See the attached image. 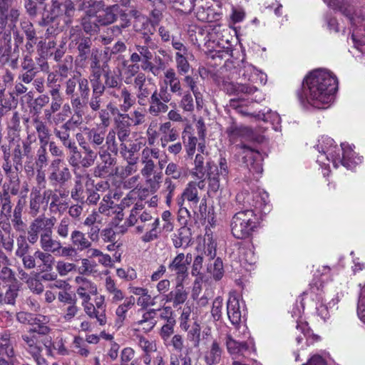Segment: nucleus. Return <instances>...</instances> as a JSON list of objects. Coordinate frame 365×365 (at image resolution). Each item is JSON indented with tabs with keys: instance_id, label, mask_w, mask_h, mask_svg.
Instances as JSON below:
<instances>
[{
	"instance_id": "8",
	"label": "nucleus",
	"mask_w": 365,
	"mask_h": 365,
	"mask_svg": "<svg viewBox=\"0 0 365 365\" xmlns=\"http://www.w3.org/2000/svg\"><path fill=\"white\" fill-rule=\"evenodd\" d=\"M36 139L31 135H29L26 140H21L19 136L13 137L9 140V144L14 148L11 150L12 161L16 170L22 168L24 156L26 158L32 157L31 144Z\"/></svg>"
},
{
	"instance_id": "25",
	"label": "nucleus",
	"mask_w": 365,
	"mask_h": 365,
	"mask_svg": "<svg viewBox=\"0 0 365 365\" xmlns=\"http://www.w3.org/2000/svg\"><path fill=\"white\" fill-rule=\"evenodd\" d=\"M243 302L236 297H230L227 304V314L232 324L242 322Z\"/></svg>"
},
{
	"instance_id": "28",
	"label": "nucleus",
	"mask_w": 365,
	"mask_h": 365,
	"mask_svg": "<svg viewBox=\"0 0 365 365\" xmlns=\"http://www.w3.org/2000/svg\"><path fill=\"white\" fill-rule=\"evenodd\" d=\"M0 62L15 68L18 66L19 53L12 51L11 43H0Z\"/></svg>"
},
{
	"instance_id": "64",
	"label": "nucleus",
	"mask_w": 365,
	"mask_h": 365,
	"mask_svg": "<svg viewBox=\"0 0 365 365\" xmlns=\"http://www.w3.org/2000/svg\"><path fill=\"white\" fill-rule=\"evenodd\" d=\"M329 357V353L325 351H321L319 353L312 354L307 363L302 365H327Z\"/></svg>"
},
{
	"instance_id": "32",
	"label": "nucleus",
	"mask_w": 365,
	"mask_h": 365,
	"mask_svg": "<svg viewBox=\"0 0 365 365\" xmlns=\"http://www.w3.org/2000/svg\"><path fill=\"white\" fill-rule=\"evenodd\" d=\"M98 112V118L100 120V124L97 126L104 127L108 129L111 123V115L118 114L119 109L111 102L106 105L105 108H101Z\"/></svg>"
},
{
	"instance_id": "35",
	"label": "nucleus",
	"mask_w": 365,
	"mask_h": 365,
	"mask_svg": "<svg viewBox=\"0 0 365 365\" xmlns=\"http://www.w3.org/2000/svg\"><path fill=\"white\" fill-rule=\"evenodd\" d=\"M103 6L104 4L102 1L95 0H82L78 6L79 10L85 12L83 17H88V19H96L98 14L97 9Z\"/></svg>"
},
{
	"instance_id": "62",
	"label": "nucleus",
	"mask_w": 365,
	"mask_h": 365,
	"mask_svg": "<svg viewBox=\"0 0 365 365\" xmlns=\"http://www.w3.org/2000/svg\"><path fill=\"white\" fill-rule=\"evenodd\" d=\"M207 271L210 273L215 280H220L224 275L223 263L220 258H217L213 263L207 267Z\"/></svg>"
},
{
	"instance_id": "18",
	"label": "nucleus",
	"mask_w": 365,
	"mask_h": 365,
	"mask_svg": "<svg viewBox=\"0 0 365 365\" xmlns=\"http://www.w3.org/2000/svg\"><path fill=\"white\" fill-rule=\"evenodd\" d=\"M74 281L76 284V293L82 299L81 305L90 302L91 296L98 292L96 284L82 276L76 277Z\"/></svg>"
},
{
	"instance_id": "52",
	"label": "nucleus",
	"mask_w": 365,
	"mask_h": 365,
	"mask_svg": "<svg viewBox=\"0 0 365 365\" xmlns=\"http://www.w3.org/2000/svg\"><path fill=\"white\" fill-rule=\"evenodd\" d=\"M16 25L9 24L5 19H0V43H11V34Z\"/></svg>"
},
{
	"instance_id": "49",
	"label": "nucleus",
	"mask_w": 365,
	"mask_h": 365,
	"mask_svg": "<svg viewBox=\"0 0 365 365\" xmlns=\"http://www.w3.org/2000/svg\"><path fill=\"white\" fill-rule=\"evenodd\" d=\"M236 148L242 150V159L247 167L250 165H252L255 160L259 156V153L257 150L252 148L246 144H238L236 145Z\"/></svg>"
},
{
	"instance_id": "63",
	"label": "nucleus",
	"mask_w": 365,
	"mask_h": 365,
	"mask_svg": "<svg viewBox=\"0 0 365 365\" xmlns=\"http://www.w3.org/2000/svg\"><path fill=\"white\" fill-rule=\"evenodd\" d=\"M81 26L83 31L90 35H93L99 31L100 24L98 23L96 19H88V17H82Z\"/></svg>"
},
{
	"instance_id": "4",
	"label": "nucleus",
	"mask_w": 365,
	"mask_h": 365,
	"mask_svg": "<svg viewBox=\"0 0 365 365\" xmlns=\"http://www.w3.org/2000/svg\"><path fill=\"white\" fill-rule=\"evenodd\" d=\"M204 156L202 154H197L195 159V168L190 172V174L197 180H200L199 182H204L208 180L214 182H220V181L229 180V170L227 159L220 154L219 159V166L210 165L207 163L206 169L204 167Z\"/></svg>"
},
{
	"instance_id": "61",
	"label": "nucleus",
	"mask_w": 365,
	"mask_h": 365,
	"mask_svg": "<svg viewBox=\"0 0 365 365\" xmlns=\"http://www.w3.org/2000/svg\"><path fill=\"white\" fill-rule=\"evenodd\" d=\"M187 54H182L180 52H177L175 53V62H176V68L178 73L180 75H185L188 73L190 65L187 59Z\"/></svg>"
},
{
	"instance_id": "19",
	"label": "nucleus",
	"mask_w": 365,
	"mask_h": 365,
	"mask_svg": "<svg viewBox=\"0 0 365 365\" xmlns=\"http://www.w3.org/2000/svg\"><path fill=\"white\" fill-rule=\"evenodd\" d=\"M341 152H339V159H336L337 166L341 164L348 169H353L356 165L361 163V157L356 155L353 147L346 143L341 144Z\"/></svg>"
},
{
	"instance_id": "29",
	"label": "nucleus",
	"mask_w": 365,
	"mask_h": 365,
	"mask_svg": "<svg viewBox=\"0 0 365 365\" xmlns=\"http://www.w3.org/2000/svg\"><path fill=\"white\" fill-rule=\"evenodd\" d=\"M48 322V317L46 316L33 315L30 322V325L32 327L29 331L41 335V336H48L51 331V328L47 325Z\"/></svg>"
},
{
	"instance_id": "59",
	"label": "nucleus",
	"mask_w": 365,
	"mask_h": 365,
	"mask_svg": "<svg viewBox=\"0 0 365 365\" xmlns=\"http://www.w3.org/2000/svg\"><path fill=\"white\" fill-rule=\"evenodd\" d=\"M72 347L75 352L83 357H87L90 354V350L85 340L79 336L74 337L72 342Z\"/></svg>"
},
{
	"instance_id": "47",
	"label": "nucleus",
	"mask_w": 365,
	"mask_h": 365,
	"mask_svg": "<svg viewBox=\"0 0 365 365\" xmlns=\"http://www.w3.org/2000/svg\"><path fill=\"white\" fill-rule=\"evenodd\" d=\"M71 241L74 248L83 251L91 246V242L86 237L85 235L78 230H74L71 235Z\"/></svg>"
},
{
	"instance_id": "13",
	"label": "nucleus",
	"mask_w": 365,
	"mask_h": 365,
	"mask_svg": "<svg viewBox=\"0 0 365 365\" xmlns=\"http://www.w3.org/2000/svg\"><path fill=\"white\" fill-rule=\"evenodd\" d=\"M172 96L168 92V88L160 87V90L155 89L153 94L150 97L148 112L153 115H158L161 113H165L168 110L166 104L170 102Z\"/></svg>"
},
{
	"instance_id": "2",
	"label": "nucleus",
	"mask_w": 365,
	"mask_h": 365,
	"mask_svg": "<svg viewBox=\"0 0 365 365\" xmlns=\"http://www.w3.org/2000/svg\"><path fill=\"white\" fill-rule=\"evenodd\" d=\"M337 89L338 81L334 75L324 69H317L304 78L302 92H298L297 96L304 106L309 104L325 109L333 101Z\"/></svg>"
},
{
	"instance_id": "7",
	"label": "nucleus",
	"mask_w": 365,
	"mask_h": 365,
	"mask_svg": "<svg viewBox=\"0 0 365 365\" xmlns=\"http://www.w3.org/2000/svg\"><path fill=\"white\" fill-rule=\"evenodd\" d=\"M69 46L76 49L77 54L75 62L79 66H84L94 53V49H98L93 46L92 39L83 35L81 31L71 34Z\"/></svg>"
},
{
	"instance_id": "3",
	"label": "nucleus",
	"mask_w": 365,
	"mask_h": 365,
	"mask_svg": "<svg viewBox=\"0 0 365 365\" xmlns=\"http://www.w3.org/2000/svg\"><path fill=\"white\" fill-rule=\"evenodd\" d=\"M102 68L103 81L98 88L111 98L118 101L123 100L120 108L123 111L127 112L135 104V98L123 84L120 76L110 71L107 63L103 64Z\"/></svg>"
},
{
	"instance_id": "50",
	"label": "nucleus",
	"mask_w": 365,
	"mask_h": 365,
	"mask_svg": "<svg viewBox=\"0 0 365 365\" xmlns=\"http://www.w3.org/2000/svg\"><path fill=\"white\" fill-rule=\"evenodd\" d=\"M222 351L219 343L214 341L211 345L210 350L205 356L206 364L208 365L218 364L221 359Z\"/></svg>"
},
{
	"instance_id": "51",
	"label": "nucleus",
	"mask_w": 365,
	"mask_h": 365,
	"mask_svg": "<svg viewBox=\"0 0 365 365\" xmlns=\"http://www.w3.org/2000/svg\"><path fill=\"white\" fill-rule=\"evenodd\" d=\"M184 282H175V289L172 291L174 299V307L184 304L187 299L188 292L183 285Z\"/></svg>"
},
{
	"instance_id": "26",
	"label": "nucleus",
	"mask_w": 365,
	"mask_h": 365,
	"mask_svg": "<svg viewBox=\"0 0 365 365\" xmlns=\"http://www.w3.org/2000/svg\"><path fill=\"white\" fill-rule=\"evenodd\" d=\"M107 129L104 127L96 126L87 128L86 135L90 145L93 148H101L104 144Z\"/></svg>"
},
{
	"instance_id": "14",
	"label": "nucleus",
	"mask_w": 365,
	"mask_h": 365,
	"mask_svg": "<svg viewBox=\"0 0 365 365\" xmlns=\"http://www.w3.org/2000/svg\"><path fill=\"white\" fill-rule=\"evenodd\" d=\"M133 86L136 90V98L140 106H147L150 97L153 94L155 89H158L154 83H147L145 74L138 73L133 80Z\"/></svg>"
},
{
	"instance_id": "44",
	"label": "nucleus",
	"mask_w": 365,
	"mask_h": 365,
	"mask_svg": "<svg viewBox=\"0 0 365 365\" xmlns=\"http://www.w3.org/2000/svg\"><path fill=\"white\" fill-rule=\"evenodd\" d=\"M98 153L103 165H98L95 173L96 175L102 177L109 173L108 169L113 165L114 159L111 157L108 150H100Z\"/></svg>"
},
{
	"instance_id": "21",
	"label": "nucleus",
	"mask_w": 365,
	"mask_h": 365,
	"mask_svg": "<svg viewBox=\"0 0 365 365\" xmlns=\"http://www.w3.org/2000/svg\"><path fill=\"white\" fill-rule=\"evenodd\" d=\"M242 65L239 70V76L244 81H247L252 84L257 83L258 82L263 84L265 83L267 76L264 73L248 63L242 61Z\"/></svg>"
},
{
	"instance_id": "23",
	"label": "nucleus",
	"mask_w": 365,
	"mask_h": 365,
	"mask_svg": "<svg viewBox=\"0 0 365 365\" xmlns=\"http://www.w3.org/2000/svg\"><path fill=\"white\" fill-rule=\"evenodd\" d=\"M120 6L118 4L108 6L98 11L96 21L101 26H106L115 22L118 18Z\"/></svg>"
},
{
	"instance_id": "12",
	"label": "nucleus",
	"mask_w": 365,
	"mask_h": 365,
	"mask_svg": "<svg viewBox=\"0 0 365 365\" xmlns=\"http://www.w3.org/2000/svg\"><path fill=\"white\" fill-rule=\"evenodd\" d=\"M22 346L29 354H35L39 350H43V345L48 351L51 349V337L41 336L33 331H26L21 334Z\"/></svg>"
},
{
	"instance_id": "11",
	"label": "nucleus",
	"mask_w": 365,
	"mask_h": 365,
	"mask_svg": "<svg viewBox=\"0 0 365 365\" xmlns=\"http://www.w3.org/2000/svg\"><path fill=\"white\" fill-rule=\"evenodd\" d=\"M56 222V217H46L45 215H40L35 218L29 225L28 230V241L34 245L39 239V234L48 233L52 231L53 227Z\"/></svg>"
},
{
	"instance_id": "43",
	"label": "nucleus",
	"mask_w": 365,
	"mask_h": 365,
	"mask_svg": "<svg viewBox=\"0 0 365 365\" xmlns=\"http://www.w3.org/2000/svg\"><path fill=\"white\" fill-rule=\"evenodd\" d=\"M33 123L37 133L40 144L48 145L50 138V130L46 123L36 118L33 120Z\"/></svg>"
},
{
	"instance_id": "39",
	"label": "nucleus",
	"mask_w": 365,
	"mask_h": 365,
	"mask_svg": "<svg viewBox=\"0 0 365 365\" xmlns=\"http://www.w3.org/2000/svg\"><path fill=\"white\" fill-rule=\"evenodd\" d=\"M226 132L230 142L234 144L239 140H242L248 136L250 133V130L247 127L232 125L227 129Z\"/></svg>"
},
{
	"instance_id": "16",
	"label": "nucleus",
	"mask_w": 365,
	"mask_h": 365,
	"mask_svg": "<svg viewBox=\"0 0 365 365\" xmlns=\"http://www.w3.org/2000/svg\"><path fill=\"white\" fill-rule=\"evenodd\" d=\"M327 6L341 13L346 16L352 26H356L361 20L359 16L355 14L354 6L349 0H324Z\"/></svg>"
},
{
	"instance_id": "5",
	"label": "nucleus",
	"mask_w": 365,
	"mask_h": 365,
	"mask_svg": "<svg viewBox=\"0 0 365 365\" xmlns=\"http://www.w3.org/2000/svg\"><path fill=\"white\" fill-rule=\"evenodd\" d=\"M49 10L42 15L39 26H48L61 18L66 24H71L76 12L72 0H51Z\"/></svg>"
},
{
	"instance_id": "58",
	"label": "nucleus",
	"mask_w": 365,
	"mask_h": 365,
	"mask_svg": "<svg viewBox=\"0 0 365 365\" xmlns=\"http://www.w3.org/2000/svg\"><path fill=\"white\" fill-rule=\"evenodd\" d=\"M232 325L234 326L233 331L230 330L227 334H231V335L234 336V338L240 340H245L246 339L248 340L251 339L248 327L246 324L240 322Z\"/></svg>"
},
{
	"instance_id": "30",
	"label": "nucleus",
	"mask_w": 365,
	"mask_h": 365,
	"mask_svg": "<svg viewBox=\"0 0 365 365\" xmlns=\"http://www.w3.org/2000/svg\"><path fill=\"white\" fill-rule=\"evenodd\" d=\"M136 51L140 53L141 64L140 68L143 71H148L151 73H155L157 70L155 68V64L152 62L153 55L148 49V46H140V45L135 46Z\"/></svg>"
},
{
	"instance_id": "27",
	"label": "nucleus",
	"mask_w": 365,
	"mask_h": 365,
	"mask_svg": "<svg viewBox=\"0 0 365 365\" xmlns=\"http://www.w3.org/2000/svg\"><path fill=\"white\" fill-rule=\"evenodd\" d=\"M104 286L111 303L118 304L125 298L124 292L118 287L115 281L111 277H106Z\"/></svg>"
},
{
	"instance_id": "42",
	"label": "nucleus",
	"mask_w": 365,
	"mask_h": 365,
	"mask_svg": "<svg viewBox=\"0 0 365 365\" xmlns=\"http://www.w3.org/2000/svg\"><path fill=\"white\" fill-rule=\"evenodd\" d=\"M190 235H191L188 228H180L178 232L174 234L172 239L174 247L176 248L187 247L191 241Z\"/></svg>"
},
{
	"instance_id": "31",
	"label": "nucleus",
	"mask_w": 365,
	"mask_h": 365,
	"mask_svg": "<svg viewBox=\"0 0 365 365\" xmlns=\"http://www.w3.org/2000/svg\"><path fill=\"white\" fill-rule=\"evenodd\" d=\"M155 26L151 19L145 16L138 15L135 17L133 29L140 35L150 32H155Z\"/></svg>"
},
{
	"instance_id": "24",
	"label": "nucleus",
	"mask_w": 365,
	"mask_h": 365,
	"mask_svg": "<svg viewBox=\"0 0 365 365\" xmlns=\"http://www.w3.org/2000/svg\"><path fill=\"white\" fill-rule=\"evenodd\" d=\"M199 200L200 197L197 185L189 184L188 187L182 193L181 199L179 200L178 203L180 207L181 211L185 210L186 212H188V210L186 207H182L184 201L187 200L189 203L190 207L194 210L197 207Z\"/></svg>"
},
{
	"instance_id": "46",
	"label": "nucleus",
	"mask_w": 365,
	"mask_h": 365,
	"mask_svg": "<svg viewBox=\"0 0 365 365\" xmlns=\"http://www.w3.org/2000/svg\"><path fill=\"white\" fill-rule=\"evenodd\" d=\"M135 305V298L133 296L125 298L124 302L119 304L115 309L118 324H122L126 319V314Z\"/></svg>"
},
{
	"instance_id": "20",
	"label": "nucleus",
	"mask_w": 365,
	"mask_h": 365,
	"mask_svg": "<svg viewBox=\"0 0 365 365\" xmlns=\"http://www.w3.org/2000/svg\"><path fill=\"white\" fill-rule=\"evenodd\" d=\"M114 132L117 134L120 142H125L131 133V122L130 115L119 113L117 117L114 118Z\"/></svg>"
},
{
	"instance_id": "10",
	"label": "nucleus",
	"mask_w": 365,
	"mask_h": 365,
	"mask_svg": "<svg viewBox=\"0 0 365 365\" xmlns=\"http://www.w3.org/2000/svg\"><path fill=\"white\" fill-rule=\"evenodd\" d=\"M225 344L228 354L232 359H240L245 357L247 352L255 351V344L252 339H237L231 334H226Z\"/></svg>"
},
{
	"instance_id": "17",
	"label": "nucleus",
	"mask_w": 365,
	"mask_h": 365,
	"mask_svg": "<svg viewBox=\"0 0 365 365\" xmlns=\"http://www.w3.org/2000/svg\"><path fill=\"white\" fill-rule=\"evenodd\" d=\"M65 93L70 98L83 93L91 92L89 81L82 78L81 74L74 75L69 78L64 83Z\"/></svg>"
},
{
	"instance_id": "60",
	"label": "nucleus",
	"mask_w": 365,
	"mask_h": 365,
	"mask_svg": "<svg viewBox=\"0 0 365 365\" xmlns=\"http://www.w3.org/2000/svg\"><path fill=\"white\" fill-rule=\"evenodd\" d=\"M165 174L174 180H183L187 173L182 167L174 163H170L165 169Z\"/></svg>"
},
{
	"instance_id": "37",
	"label": "nucleus",
	"mask_w": 365,
	"mask_h": 365,
	"mask_svg": "<svg viewBox=\"0 0 365 365\" xmlns=\"http://www.w3.org/2000/svg\"><path fill=\"white\" fill-rule=\"evenodd\" d=\"M86 314L91 319H96L100 326H104L107 323L106 312L96 309L94 304L91 302L83 304Z\"/></svg>"
},
{
	"instance_id": "22",
	"label": "nucleus",
	"mask_w": 365,
	"mask_h": 365,
	"mask_svg": "<svg viewBox=\"0 0 365 365\" xmlns=\"http://www.w3.org/2000/svg\"><path fill=\"white\" fill-rule=\"evenodd\" d=\"M90 93L91 92H88L87 91L86 93L78 94L70 98L71 105L73 111L72 117L81 122H83V117L88 107L87 100H88Z\"/></svg>"
},
{
	"instance_id": "53",
	"label": "nucleus",
	"mask_w": 365,
	"mask_h": 365,
	"mask_svg": "<svg viewBox=\"0 0 365 365\" xmlns=\"http://www.w3.org/2000/svg\"><path fill=\"white\" fill-rule=\"evenodd\" d=\"M81 147L83 149L84 156L82 157L81 165L88 168L92 165L97 158V152L91 149L89 144L86 142L79 143Z\"/></svg>"
},
{
	"instance_id": "57",
	"label": "nucleus",
	"mask_w": 365,
	"mask_h": 365,
	"mask_svg": "<svg viewBox=\"0 0 365 365\" xmlns=\"http://www.w3.org/2000/svg\"><path fill=\"white\" fill-rule=\"evenodd\" d=\"M232 93L240 94L245 93L247 95L254 94L257 91V88L252 83H230L229 85Z\"/></svg>"
},
{
	"instance_id": "40",
	"label": "nucleus",
	"mask_w": 365,
	"mask_h": 365,
	"mask_svg": "<svg viewBox=\"0 0 365 365\" xmlns=\"http://www.w3.org/2000/svg\"><path fill=\"white\" fill-rule=\"evenodd\" d=\"M140 146L138 143H132L127 145L125 142H120V153L127 160L128 162L136 163L138 158L135 156V153L140 150Z\"/></svg>"
},
{
	"instance_id": "55",
	"label": "nucleus",
	"mask_w": 365,
	"mask_h": 365,
	"mask_svg": "<svg viewBox=\"0 0 365 365\" xmlns=\"http://www.w3.org/2000/svg\"><path fill=\"white\" fill-rule=\"evenodd\" d=\"M179 107L185 113H192L195 110V104L190 91L182 93Z\"/></svg>"
},
{
	"instance_id": "45",
	"label": "nucleus",
	"mask_w": 365,
	"mask_h": 365,
	"mask_svg": "<svg viewBox=\"0 0 365 365\" xmlns=\"http://www.w3.org/2000/svg\"><path fill=\"white\" fill-rule=\"evenodd\" d=\"M259 120H262L264 122H269L275 130H279L281 123V118L277 112H273L270 109H267V111H259L255 115Z\"/></svg>"
},
{
	"instance_id": "41",
	"label": "nucleus",
	"mask_w": 365,
	"mask_h": 365,
	"mask_svg": "<svg viewBox=\"0 0 365 365\" xmlns=\"http://www.w3.org/2000/svg\"><path fill=\"white\" fill-rule=\"evenodd\" d=\"M15 356L13 344L11 341V335L9 332H4L0 337V357L6 356L12 358Z\"/></svg>"
},
{
	"instance_id": "9",
	"label": "nucleus",
	"mask_w": 365,
	"mask_h": 365,
	"mask_svg": "<svg viewBox=\"0 0 365 365\" xmlns=\"http://www.w3.org/2000/svg\"><path fill=\"white\" fill-rule=\"evenodd\" d=\"M316 148L319 155L317 157V161L319 164L326 165L325 161L331 162L334 167L337 168L336 159H339V152H341L340 148L334 144V140L329 137H322L319 140Z\"/></svg>"
},
{
	"instance_id": "38",
	"label": "nucleus",
	"mask_w": 365,
	"mask_h": 365,
	"mask_svg": "<svg viewBox=\"0 0 365 365\" xmlns=\"http://www.w3.org/2000/svg\"><path fill=\"white\" fill-rule=\"evenodd\" d=\"M90 88L91 89V97H88V100H87V103L91 111L97 112L98 110L103 108V106L105 103L104 99L103 98V94L105 93L97 88Z\"/></svg>"
},
{
	"instance_id": "1",
	"label": "nucleus",
	"mask_w": 365,
	"mask_h": 365,
	"mask_svg": "<svg viewBox=\"0 0 365 365\" xmlns=\"http://www.w3.org/2000/svg\"><path fill=\"white\" fill-rule=\"evenodd\" d=\"M236 200L245 210L232 217L231 231L235 238L245 239L257 227L263 216L272 210V205L266 191L252 187L250 184L237 193Z\"/></svg>"
},
{
	"instance_id": "36",
	"label": "nucleus",
	"mask_w": 365,
	"mask_h": 365,
	"mask_svg": "<svg viewBox=\"0 0 365 365\" xmlns=\"http://www.w3.org/2000/svg\"><path fill=\"white\" fill-rule=\"evenodd\" d=\"M158 315V310L155 309H150L143 313L141 319L138 320L136 324L138 326H142L145 331H151L156 325V317Z\"/></svg>"
},
{
	"instance_id": "33",
	"label": "nucleus",
	"mask_w": 365,
	"mask_h": 365,
	"mask_svg": "<svg viewBox=\"0 0 365 365\" xmlns=\"http://www.w3.org/2000/svg\"><path fill=\"white\" fill-rule=\"evenodd\" d=\"M165 83L170 87V91L178 96L182 95V87L179 77L173 68H168L165 73Z\"/></svg>"
},
{
	"instance_id": "48",
	"label": "nucleus",
	"mask_w": 365,
	"mask_h": 365,
	"mask_svg": "<svg viewBox=\"0 0 365 365\" xmlns=\"http://www.w3.org/2000/svg\"><path fill=\"white\" fill-rule=\"evenodd\" d=\"M34 257L41 262L43 272H51L53 269L55 259L51 252L38 250L34 252Z\"/></svg>"
},
{
	"instance_id": "15",
	"label": "nucleus",
	"mask_w": 365,
	"mask_h": 365,
	"mask_svg": "<svg viewBox=\"0 0 365 365\" xmlns=\"http://www.w3.org/2000/svg\"><path fill=\"white\" fill-rule=\"evenodd\" d=\"M191 259V254L185 256L183 253H179L169 263L168 269L175 274V282H185L188 277V266Z\"/></svg>"
},
{
	"instance_id": "56",
	"label": "nucleus",
	"mask_w": 365,
	"mask_h": 365,
	"mask_svg": "<svg viewBox=\"0 0 365 365\" xmlns=\"http://www.w3.org/2000/svg\"><path fill=\"white\" fill-rule=\"evenodd\" d=\"M182 138L185 147V150L188 156H192L195 153L197 139L193 136L190 132L185 130L182 133Z\"/></svg>"
},
{
	"instance_id": "6",
	"label": "nucleus",
	"mask_w": 365,
	"mask_h": 365,
	"mask_svg": "<svg viewBox=\"0 0 365 365\" xmlns=\"http://www.w3.org/2000/svg\"><path fill=\"white\" fill-rule=\"evenodd\" d=\"M142 210L141 205L138 210L139 222L143 225H138L135 227V232L138 234H144L140 237L142 242L145 243L150 242L158 240L161 233L160 226V218L155 212Z\"/></svg>"
},
{
	"instance_id": "34",
	"label": "nucleus",
	"mask_w": 365,
	"mask_h": 365,
	"mask_svg": "<svg viewBox=\"0 0 365 365\" xmlns=\"http://www.w3.org/2000/svg\"><path fill=\"white\" fill-rule=\"evenodd\" d=\"M52 231L48 233L40 234V247L42 250L56 254L61 247V242L59 240L53 239Z\"/></svg>"
},
{
	"instance_id": "54",
	"label": "nucleus",
	"mask_w": 365,
	"mask_h": 365,
	"mask_svg": "<svg viewBox=\"0 0 365 365\" xmlns=\"http://www.w3.org/2000/svg\"><path fill=\"white\" fill-rule=\"evenodd\" d=\"M64 147L68 150V160L69 163L74 167L78 166L79 165H81L82 155L75 141L73 140L70 143H67Z\"/></svg>"
}]
</instances>
